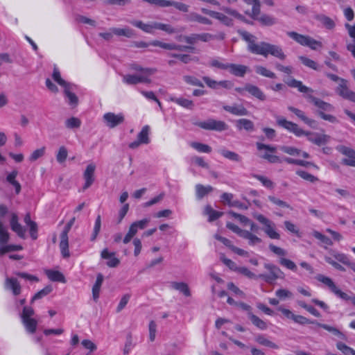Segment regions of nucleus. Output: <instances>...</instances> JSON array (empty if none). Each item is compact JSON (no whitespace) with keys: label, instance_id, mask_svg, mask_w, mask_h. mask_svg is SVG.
Listing matches in <instances>:
<instances>
[{"label":"nucleus","instance_id":"1","mask_svg":"<svg viewBox=\"0 0 355 355\" xmlns=\"http://www.w3.org/2000/svg\"><path fill=\"white\" fill-rule=\"evenodd\" d=\"M238 33L241 38L248 43V50L250 53L261 55L265 58L268 57L270 54L282 60H285L286 55L280 46L265 42L256 44L257 38L254 35L245 31H239Z\"/></svg>","mask_w":355,"mask_h":355},{"label":"nucleus","instance_id":"2","mask_svg":"<svg viewBox=\"0 0 355 355\" xmlns=\"http://www.w3.org/2000/svg\"><path fill=\"white\" fill-rule=\"evenodd\" d=\"M264 268L269 271V274H260L259 279L264 280L268 284H272L277 279H284V273L277 266L272 263H265Z\"/></svg>","mask_w":355,"mask_h":355},{"label":"nucleus","instance_id":"3","mask_svg":"<svg viewBox=\"0 0 355 355\" xmlns=\"http://www.w3.org/2000/svg\"><path fill=\"white\" fill-rule=\"evenodd\" d=\"M76 218L73 217L65 225L60 234V248L64 258H69L70 256L69 250L68 233L75 222Z\"/></svg>","mask_w":355,"mask_h":355},{"label":"nucleus","instance_id":"4","mask_svg":"<svg viewBox=\"0 0 355 355\" xmlns=\"http://www.w3.org/2000/svg\"><path fill=\"white\" fill-rule=\"evenodd\" d=\"M254 218L265 225L264 232L272 239H279L280 235L275 231V224L262 214H255Z\"/></svg>","mask_w":355,"mask_h":355},{"label":"nucleus","instance_id":"5","mask_svg":"<svg viewBox=\"0 0 355 355\" xmlns=\"http://www.w3.org/2000/svg\"><path fill=\"white\" fill-rule=\"evenodd\" d=\"M197 125L204 130L223 131L228 129V125L223 121H217L213 119H209L207 121H201L197 123Z\"/></svg>","mask_w":355,"mask_h":355},{"label":"nucleus","instance_id":"6","mask_svg":"<svg viewBox=\"0 0 355 355\" xmlns=\"http://www.w3.org/2000/svg\"><path fill=\"white\" fill-rule=\"evenodd\" d=\"M103 120L107 127L114 128L124 122L125 116L122 113L116 114L113 112H107L103 115Z\"/></svg>","mask_w":355,"mask_h":355},{"label":"nucleus","instance_id":"7","mask_svg":"<svg viewBox=\"0 0 355 355\" xmlns=\"http://www.w3.org/2000/svg\"><path fill=\"white\" fill-rule=\"evenodd\" d=\"M338 150L346 156L342 159V164L355 167V150L345 146H340Z\"/></svg>","mask_w":355,"mask_h":355},{"label":"nucleus","instance_id":"8","mask_svg":"<svg viewBox=\"0 0 355 355\" xmlns=\"http://www.w3.org/2000/svg\"><path fill=\"white\" fill-rule=\"evenodd\" d=\"M336 92L343 98L355 103V92L347 87V81L341 79V83L336 89Z\"/></svg>","mask_w":355,"mask_h":355},{"label":"nucleus","instance_id":"9","mask_svg":"<svg viewBox=\"0 0 355 355\" xmlns=\"http://www.w3.org/2000/svg\"><path fill=\"white\" fill-rule=\"evenodd\" d=\"M96 169V165L93 163L88 164L83 173V178L85 180V184L83 187V190H86L92 186L95 180L94 172Z\"/></svg>","mask_w":355,"mask_h":355},{"label":"nucleus","instance_id":"10","mask_svg":"<svg viewBox=\"0 0 355 355\" xmlns=\"http://www.w3.org/2000/svg\"><path fill=\"white\" fill-rule=\"evenodd\" d=\"M305 135L309 141L317 146L326 144L330 139V137L324 134H319L318 132H306Z\"/></svg>","mask_w":355,"mask_h":355},{"label":"nucleus","instance_id":"11","mask_svg":"<svg viewBox=\"0 0 355 355\" xmlns=\"http://www.w3.org/2000/svg\"><path fill=\"white\" fill-rule=\"evenodd\" d=\"M123 81L127 85H137L140 83H150L151 80L146 76L127 74L123 76Z\"/></svg>","mask_w":355,"mask_h":355},{"label":"nucleus","instance_id":"12","mask_svg":"<svg viewBox=\"0 0 355 355\" xmlns=\"http://www.w3.org/2000/svg\"><path fill=\"white\" fill-rule=\"evenodd\" d=\"M18 216L15 213L11 214V218L10 221V228L15 232L19 237L24 239L25 238V232L26 230L24 227L19 223Z\"/></svg>","mask_w":355,"mask_h":355},{"label":"nucleus","instance_id":"13","mask_svg":"<svg viewBox=\"0 0 355 355\" xmlns=\"http://www.w3.org/2000/svg\"><path fill=\"white\" fill-rule=\"evenodd\" d=\"M306 98L309 102L313 103L316 107H318L320 109L319 111L331 112L334 110V107L330 103L324 102L311 94H307Z\"/></svg>","mask_w":355,"mask_h":355},{"label":"nucleus","instance_id":"14","mask_svg":"<svg viewBox=\"0 0 355 355\" xmlns=\"http://www.w3.org/2000/svg\"><path fill=\"white\" fill-rule=\"evenodd\" d=\"M285 83L290 87L297 88L300 92L302 93H312L313 90L302 84L300 80H297L292 77L285 78Z\"/></svg>","mask_w":355,"mask_h":355},{"label":"nucleus","instance_id":"15","mask_svg":"<svg viewBox=\"0 0 355 355\" xmlns=\"http://www.w3.org/2000/svg\"><path fill=\"white\" fill-rule=\"evenodd\" d=\"M5 288L11 291L15 296L19 295L21 291V287L16 278L7 277L4 283Z\"/></svg>","mask_w":355,"mask_h":355},{"label":"nucleus","instance_id":"16","mask_svg":"<svg viewBox=\"0 0 355 355\" xmlns=\"http://www.w3.org/2000/svg\"><path fill=\"white\" fill-rule=\"evenodd\" d=\"M288 109L294 113L298 118H300L304 123L307 124L309 126L313 128H316L318 123L315 120L308 118L304 112L297 108L292 106H289Z\"/></svg>","mask_w":355,"mask_h":355},{"label":"nucleus","instance_id":"17","mask_svg":"<svg viewBox=\"0 0 355 355\" xmlns=\"http://www.w3.org/2000/svg\"><path fill=\"white\" fill-rule=\"evenodd\" d=\"M245 92H248L250 95L259 99L261 101H264L266 99V96L261 91V89L256 85L250 83L245 84Z\"/></svg>","mask_w":355,"mask_h":355},{"label":"nucleus","instance_id":"18","mask_svg":"<svg viewBox=\"0 0 355 355\" xmlns=\"http://www.w3.org/2000/svg\"><path fill=\"white\" fill-rule=\"evenodd\" d=\"M223 108L236 116H247L249 114L248 110L243 105H223Z\"/></svg>","mask_w":355,"mask_h":355},{"label":"nucleus","instance_id":"19","mask_svg":"<svg viewBox=\"0 0 355 355\" xmlns=\"http://www.w3.org/2000/svg\"><path fill=\"white\" fill-rule=\"evenodd\" d=\"M248 69V67L245 65L230 63L227 70L235 76L243 77Z\"/></svg>","mask_w":355,"mask_h":355},{"label":"nucleus","instance_id":"20","mask_svg":"<svg viewBox=\"0 0 355 355\" xmlns=\"http://www.w3.org/2000/svg\"><path fill=\"white\" fill-rule=\"evenodd\" d=\"M18 175V171L16 170L12 171L6 176V181L14 187L15 191L17 195L21 192V187L20 183L16 180Z\"/></svg>","mask_w":355,"mask_h":355},{"label":"nucleus","instance_id":"21","mask_svg":"<svg viewBox=\"0 0 355 355\" xmlns=\"http://www.w3.org/2000/svg\"><path fill=\"white\" fill-rule=\"evenodd\" d=\"M72 87L73 85H71V83L64 87V93L69 100V104L73 107H76L78 103V98L77 96L71 92V90L73 89Z\"/></svg>","mask_w":355,"mask_h":355},{"label":"nucleus","instance_id":"22","mask_svg":"<svg viewBox=\"0 0 355 355\" xmlns=\"http://www.w3.org/2000/svg\"><path fill=\"white\" fill-rule=\"evenodd\" d=\"M187 19L189 21H191V22H198L200 24H205V25H211L212 24V21L205 17H203L196 12H191L189 13L187 16Z\"/></svg>","mask_w":355,"mask_h":355},{"label":"nucleus","instance_id":"23","mask_svg":"<svg viewBox=\"0 0 355 355\" xmlns=\"http://www.w3.org/2000/svg\"><path fill=\"white\" fill-rule=\"evenodd\" d=\"M104 279V277L101 273H98L96 276V280L92 287V297L95 302H97L99 295L100 290L102 286L103 282Z\"/></svg>","mask_w":355,"mask_h":355},{"label":"nucleus","instance_id":"24","mask_svg":"<svg viewBox=\"0 0 355 355\" xmlns=\"http://www.w3.org/2000/svg\"><path fill=\"white\" fill-rule=\"evenodd\" d=\"M236 127L239 130H245L253 131L254 129V123L248 119H240L236 121Z\"/></svg>","mask_w":355,"mask_h":355},{"label":"nucleus","instance_id":"25","mask_svg":"<svg viewBox=\"0 0 355 355\" xmlns=\"http://www.w3.org/2000/svg\"><path fill=\"white\" fill-rule=\"evenodd\" d=\"M131 24L137 28L141 29L143 31L152 33L153 30L155 29V24L157 22H153L152 24H144L140 20H133L130 21Z\"/></svg>","mask_w":355,"mask_h":355},{"label":"nucleus","instance_id":"26","mask_svg":"<svg viewBox=\"0 0 355 355\" xmlns=\"http://www.w3.org/2000/svg\"><path fill=\"white\" fill-rule=\"evenodd\" d=\"M317 326L323 328L324 329L328 331L329 332L331 333L334 336H336L337 338L341 340H346L347 338L346 336L336 327L329 326L327 324L320 323L318 322L317 323Z\"/></svg>","mask_w":355,"mask_h":355},{"label":"nucleus","instance_id":"27","mask_svg":"<svg viewBox=\"0 0 355 355\" xmlns=\"http://www.w3.org/2000/svg\"><path fill=\"white\" fill-rule=\"evenodd\" d=\"M287 35L302 46H306L309 44L308 42L310 37L308 35H301L294 31L288 32Z\"/></svg>","mask_w":355,"mask_h":355},{"label":"nucleus","instance_id":"28","mask_svg":"<svg viewBox=\"0 0 355 355\" xmlns=\"http://www.w3.org/2000/svg\"><path fill=\"white\" fill-rule=\"evenodd\" d=\"M170 284L172 288L179 291L186 297L191 296V291L187 284L184 282H171Z\"/></svg>","mask_w":355,"mask_h":355},{"label":"nucleus","instance_id":"29","mask_svg":"<svg viewBox=\"0 0 355 355\" xmlns=\"http://www.w3.org/2000/svg\"><path fill=\"white\" fill-rule=\"evenodd\" d=\"M48 278L53 282L65 283L66 279L62 272L58 270H47L45 272Z\"/></svg>","mask_w":355,"mask_h":355},{"label":"nucleus","instance_id":"30","mask_svg":"<svg viewBox=\"0 0 355 355\" xmlns=\"http://www.w3.org/2000/svg\"><path fill=\"white\" fill-rule=\"evenodd\" d=\"M204 214L209 216V222H213L223 215V212L214 210L209 205L205 207Z\"/></svg>","mask_w":355,"mask_h":355},{"label":"nucleus","instance_id":"31","mask_svg":"<svg viewBox=\"0 0 355 355\" xmlns=\"http://www.w3.org/2000/svg\"><path fill=\"white\" fill-rule=\"evenodd\" d=\"M214 190V188L211 186H204L202 184H198L196 185V197L198 199L200 200L204 196Z\"/></svg>","mask_w":355,"mask_h":355},{"label":"nucleus","instance_id":"32","mask_svg":"<svg viewBox=\"0 0 355 355\" xmlns=\"http://www.w3.org/2000/svg\"><path fill=\"white\" fill-rule=\"evenodd\" d=\"M248 3H252V12L249 13L245 12L247 15L251 17L253 19L256 20L259 16L261 12V3L259 0H250Z\"/></svg>","mask_w":355,"mask_h":355},{"label":"nucleus","instance_id":"33","mask_svg":"<svg viewBox=\"0 0 355 355\" xmlns=\"http://www.w3.org/2000/svg\"><path fill=\"white\" fill-rule=\"evenodd\" d=\"M110 30L114 34L118 36H125L128 38H131L135 36V31L128 27L123 28H112Z\"/></svg>","mask_w":355,"mask_h":355},{"label":"nucleus","instance_id":"34","mask_svg":"<svg viewBox=\"0 0 355 355\" xmlns=\"http://www.w3.org/2000/svg\"><path fill=\"white\" fill-rule=\"evenodd\" d=\"M257 148L258 150H267L264 154H263L261 157L267 160L270 156L269 153H275L277 150V148L270 145L264 144L262 143L257 142L256 144Z\"/></svg>","mask_w":355,"mask_h":355},{"label":"nucleus","instance_id":"35","mask_svg":"<svg viewBox=\"0 0 355 355\" xmlns=\"http://www.w3.org/2000/svg\"><path fill=\"white\" fill-rule=\"evenodd\" d=\"M262 26H271L275 25L277 23V19L274 17L263 14L260 15L257 19Z\"/></svg>","mask_w":355,"mask_h":355},{"label":"nucleus","instance_id":"36","mask_svg":"<svg viewBox=\"0 0 355 355\" xmlns=\"http://www.w3.org/2000/svg\"><path fill=\"white\" fill-rule=\"evenodd\" d=\"M315 19L322 24L327 29L331 30L335 27V22L330 17L324 15H318L315 17Z\"/></svg>","mask_w":355,"mask_h":355},{"label":"nucleus","instance_id":"37","mask_svg":"<svg viewBox=\"0 0 355 355\" xmlns=\"http://www.w3.org/2000/svg\"><path fill=\"white\" fill-rule=\"evenodd\" d=\"M255 341L259 345L272 349H278L279 346L275 343L267 339L263 335L259 334L255 337Z\"/></svg>","mask_w":355,"mask_h":355},{"label":"nucleus","instance_id":"38","mask_svg":"<svg viewBox=\"0 0 355 355\" xmlns=\"http://www.w3.org/2000/svg\"><path fill=\"white\" fill-rule=\"evenodd\" d=\"M149 132V125H146L142 128L141 130L137 135V139L140 140V142H142L144 144L150 143Z\"/></svg>","mask_w":355,"mask_h":355},{"label":"nucleus","instance_id":"39","mask_svg":"<svg viewBox=\"0 0 355 355\" xmlns=\"http://www.w3.org/2000/svg\"><path fill=\"white\" fill-rule=\"evenodd\" d=\"M170 99L171 101L187 109L191 110L194 106V103L191 100H189L184 98L171 97Z\"/></svg>","mask_w":355,"mask_h":355},{"label":"nucleus","instance_id":"40","mask_svg":"<svg viewBox=\"0 0 355 355\" xmlns=\"http://www.w3.org/2000/svg\"><path fill=\"white\" fill-rule=\"evenodd\" d=\"M130 68L135 71H140L141 73V74H140V76H146L147 77L149 78V76L152 74H153L154 73L156 72V69H153V68H143L142 67H141L140 65L137 64H132L130 65Z\"/></svg>","mask_w":355,"mask_h":355},{"label":"nucleus","instance_id":"41","mask_svg":"<svg viewBox=\"0 0 355 355\" xmlns=\"http://www.w3.org/2000/svg\"><path fill=\"white\" fill-rule=\"evenodd\" d=\"M248 317L250 319L252 324L261 330L267 329L266 323L260 319L257 315H254L252 312L248 313Z\"/></svg>","mask_w":355,"mask_h":355},{"label":"nucleus","instance_id":"42","mask_svg":"<svg viewBox=\"0 0 355 355\" xmlns=\"http://www.w3.org/2000/svg\"><path fill=\"white\" fill-rule=\"evenodd\" d=\"M241 238L248 239V244L250 245H254L257 243H260L262 240L259 238L257 236L253 234L250 232L248 230H245L243 235H241Z\"/></svg>","mask_w":355,"mask_h":355},{"label":"nucleus","instance_id":"43","mask_svg":"<svg viewBox=\"0 0 355 355\" xmlns=\"http://www.w3.org/2000/svg\"><path fill=\"white\" fill-rule=\"evenodd\" d=\"M23 324H24L26 330L31 333L33 334L35 332L37 325V322L36 320L33 318L24 319L21 320Z\"/></svg>","mask_w":355,"mask_h":355},{"label":"nucleus","instance_id":"44","mask_svg":"<svg viewBox=\"0 0 355 355\" xmlns=\"http://www.w3.org/2000/svg\"><path fill=\"white\" fill-rule=\"evenodd\" d=\"M9 239L10 235L8 230L4 227L2 221L0 220V247L6 245L9 241Z\"/></svg>","mask_w":355,"mask_h":355},{"label":"nucleus","instance_id":"45","mask_svg":"<svg viewBox=\"0 0 355 355\" xmlns=\"http://www.w3.org/2000/svg\"><path fill=\"white\" fill-rule=\"evenodd\" d=\"M53 291V288L51 285H48L45 286L43 289L38 291L35 295L33 297L31 300V303H33L35 300L42 299V297L46 296L49 293H51Z\"/></svg>","mask_w":355,"mask_h":355},{"label":"nucleus","instance_id":"46","mask_svg":"<svg viewBox=\"0 0 355 355\" xmlns=\"http://www.w3.org/2000/svg\"><path fill=\"white\" fill-rule=\"evenodd\" d=\"M220 153L224 157H225L230 160L237 162H239L241 161V156L239 154H237L233 151L223 149L220 151Z\"/></svg>","mask_w":355,"mask_h":355},{"label":"nucleus","instance_id":"47","mask_svg":"<svg viewBox=\"0 0 355 355\" xmlns=\"http://www.w3.org/2000/svg\"><path fill=\"white\" fill-rule=\"evenodd\" d=\"M255 71L257 73L261 75L264 77L270 78H276V74L267 69L266 67L263 66H256L255 67Z\"/></svg>","mask_w":355,"mask_h":355},{"label":"nucleus","instance_id":"48","mask_svg":"<svg viewBox=\"0 0 355 355\" xmlns=\"http://www.w3.org/2000/svg\"><path fill=\"white\" fill-rule=\"evenodd\" d=\"M190 146L200 153H210L211 152V148L205 144L199 142H191Z\"/></svg>","mask_w":355,"mask_h":355},{"label":"nucleus","instance_id":"49","mask_svg":"<svg viewBox=\"0 0 355 355\" xmlns=\"http://www.w3.org/2000/svg\"><path fill=\"white\" fill-rule=\"evenodd\" d=\"M214 18L219 20L221 23L227 26H233V20L221 12H216Z\"/></svg>","mask_w":355,"mask_h":355},{"label":"nucleus","instance_id":"50","mask_svg":"<svg viewBox=\"0 0 355 355\" xmlns=\"http://www.w3.org/2000/svg\"><path fill=\"white\" fill-rule=\"evenodd\" d=\"M169 6H173L177 10L182 11L183 12H187L189 11V8L188 5L184 3L168 0L167 7Z\"/></svg>","mask_w":355,"mask_h":355},{"label":"nucleus","instance_id":"51","mask_svg":"<svg viewBox=\"0 0 355 355\" xmlns=\"http://www.w3.org/2000/svg\"><path fill=\"white\" fill-rule=\"evenodd\" d=\"M21 250H22V246L19 245H3L0 247V256H2L9 252L18 251Z\"/></svg>","mask_w":355,"mask_h":355},{"label":"nucleus","instance_id":"52","mask_svg":"<svg viewBox=\"0 0 355 355\" xmlns=\"http://www.w3.org/2000/svg\"><path fill=\"white\" fill-rule=\"evenodd\" d=\"M317 279L327 285L330 290L333 292V291L337 287L332 279L328 277H325L322 275H319L317 276Z\"/></svg>","mask_w":355,"mask_h":355},{"label":"nucleus","instance_id":"53","mask_svg":"<svg viewBox=\"0 0 355 355\" xmlns=\"http://www.w3.org/2000/svg\"><path fill=\"white\" fill-rule=\"evenodd\" d=\"M296 174L297 175H299L300 178H302V179L306 180V181H309L310 182H315L317 181H318V178L313 175H311V173H309L308 172L306 171H302V170H298L296 171Z\"/></svg>","mask_w":355,"mask_h":355},{"label":"nucleus","instance_id":"54","mask_svg":"<svg viewBox=\"0 0 355 355\" xmlns=\"http://www.w3.org/2000/svg\"><path fill=\"white\" fill-rule=\"evenodd\" d=\"M277 123L279 126L289 130L290 132L291 131V130L293 129L295 124V123L287 121L286 119L282 117H279L277 119Z\"/></svg>","mask_w":355,"mask_h":355},{"label":"nucleus","instance_id":"55","mask_svg":"<svg viewBox=\"0 0 355 355\" xmlns=\"http://www.w3.org/2000/svg\"><path fill=\"white\" fill-rule=\"evenodd\" d=\"M333 254V257L339 262L342 263L344 265H346L347 266H349V265H351V261H349V258L347 257V256L343 253H339V252H334L332 253Z\"/></svg>","mask_w":355,"mask_h":355},{"label":"nucleus","instance_id":"56","mask_svg":"<svg viewBox=\"0 0 355 355\" xmlns=\"http://www.w3.org/2000/svg\"><path fill=\"white\" fill-rule=\"evenodd\" d=\"M293 321L297 324L304 325L306 324H313L317 325L318 321L316 320H311L308 318H306L304 316L300 315H295V316L293 318Z\"/></svg>","mask_w":355,"mask_h":355},{"label":"nucleus","instance_id":"57","mask_svg":"<svg viewBox=\"0 0 355 355\" xmlns=\"http://www.w3.org/2000/svg\"><path fill=\"white\" fill-rule=\"evenodd\" d=\"M184 80L189 85H193V86H198L200 87H203L204 85L197 78L192 76H183Z\"/></svg>","mask_w":355,"mask_h":355},{"label":"nucleus","instance_id":"58","mask_svg":"<svg viewBox=\"0 0 355 355\" xmlns=\"http://www.w3.org/2000/svg\"><path fill=\"white\" fill-rule=\"evenodd\" d=\"M313 235L315 239L320 241L321 243H322L323 244H325L327 245H333L332 241L329 237H327V236L322 234V233H320L318 231H314L313 232Z\"/></svg>","mask_w":355,"mask_h":355},{"label":"nucleus","instance_id":"59","mask_svg":"<svg viewBox=\"0 0 355 355\" xmlns=\"http://www.w3.org/2000/svg\"><path fill=\"white\" fill-rule=\"evenodd\" d=\"M68 151L64 146H61L59 148L58 152L56 155V159L58 163L62 164L67 158Z\"/></svg>","mask_w":355,"mask_h":355},{"label":"nucleus","instance_id":"60","mask_svg":"<svg viewBox=\"0 0 355 355\" xmlns=\"http://www.w3.org/2000/svg\"><path fill=\"white\" fill-rule=\"evenodd\" d=\"M65 125L67 128H78L81 125V121L76 117H71L65 121Z\"/></svg>","mask_w":355,"mask_h":355},{"label":"nucleus","instance_id":"61","mask_svg":"<svg viewBox=\"0 0 355 355\" xmlns=\"http://www.w3.org/2000/svg\"><path fill=\"white\" fill-rule=\"evenodd\" d=\"M279 149L290 155H300L301 154V150L293 146H282Z\"/></svg>","mask_w":355,"mask_h":355},{"label":"nucleus","instance_id":"62","mask_svg":"<svg viewBox=\"0 0 355 355\" xmlns=\"http://www.w3.org/2000/svg\"><path fill=\"white\" fill-rule=\"evenodd\" d=\"M52 77L53 80L58 83L60 86L65 87L67 85L69 84V83L66 82L64 80H63L60 76V73L59 70L55 67L53 69V72L52 74Z\"/></svg>","mask_w":355,"mask_h":355},{"label":"nucleus","instance_id":"63","mask_svg":"<svg viewBox=\"0 0 355 355\" xmlns=\"http://www.w3.org/2000/svg\"><path fill=\"white\" fill-rule=\"evenodd\" d=\"M279 263L286 267V268L293 270L294 272L297 271V267L296 264L291 260L286 259V258H281L279 259Z\"/></svg>","mask_w":355,"mask_h":355},{"label":"nucleus","instance_id":"64","mask_svg":"<svg viewBox=\"0 0 355 355\" xmlns=\"http://www.w3.org/2000/svg\"><path fill=\"white\" fill-rule=\"evenodd\" d=\"M299 59L305 66L314 70H318V64L314 60H311L305 56H300Z\"/></svg>","mask_w":355,"mask_h":355}]
</instances>
